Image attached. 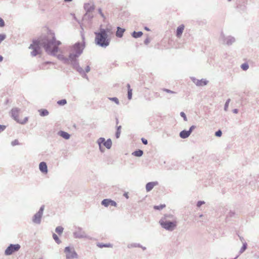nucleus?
<instances>
[{
    "instance_id": "obj_1",
    "label": "nucleus",
    "mask_w": 259,
    "mask_h": 259,
    "mask_svg": "<svg viewBox=\"0 0 259 259\" xmlns=\"http://www.w3.org/2000/svg\"><path fill=\"white\" fill-rule=\"evenodd\" d=\"M61 42L59 40H57L53 33L52 38L49 36H45L40 41L34 40L33 44H31L29 48L33 51L31 54L33 56H36L39 53L40 45L42 46L46 51L49 54L55 55L58 51V46Z\"/></svg>"
},
{
    "instance_id": "obj_2",
    "label": "nucleus",
    "mask_w": 259,
    "mask_h": 259,
    "mask_svg": "<svg viewBox=\"0 0 259 259\" xmlns=\"http://www.w3.org/2000/svg\"><path fill=\"white\" fill-rule=\"evenodd\" d=\"M82 41L81 42H77L72 47L71 51L72 52L70 53L69 55V60L71 61L72 65L75 69L79 66L76 58L82 54L85 47L84 38L83 36H82Z\"/></svg>"
},
{
    "instance_id": "obj_3",
    "label": "nucleus",
    "mask_w": 259,
    "mask_h": 259,
    "mask_svg": "<svg viewBox=\"0 0 259 259\" xmlns=\"http://www.w3.org/2000/svg\"><path fill=\"white\" fill-rule=\"evenodd\" d=\"M109 28H100L99 32H95V41L97 45L103 48L108 47L110 42V38L109 37L108 33L110 32Z\"/></svg>"
},
{
    "instance_id": "obj_4",
    "label": "nucleus",
    "mask_w": 259,
    "mask_h": 259,
    "mask_svg": "<svg viewBox=\"0 0 259 259\" xmlns=\"http://www.w3.org/2000/svg\"><path fill=\"white\" fill-rule=\"evenodd\" d=\"M159 223L163 228L169 231H173L177 226L176 221H167L165 218L161 219Z\"/></svg>"
},
{
    "instance_id": "obj_5",
    "label": "nucleus",
    "mask_w": 259,
    "mask_h": 259,
    "mask_svg": "<svg viewBox=\"0 0 259 259\" xmlns=\"http://www.w3.org/2000/svg\"><path fill=\"white\" fill-rule=\"evenodd\" d=\"M45 209V205H42L38 212H37L32 217V221L33 223L36 224H40L41 223V218L43 214V212Z\"/></svg>"
},
{
    "instance_id": "obj_6",
    "label": "nucleus",
    "mask_w": 259,
    "mask_h": 259,
    "mask_svg": "<svg viewBox=\"0 0 259 259\" xmlns=\"http://www.w3.org/2000/svg\"><path fill=\"white\" fill-rule=\"evenodd\" d=\"M235 40L236 39L235 37L232 36H228L226 37L223 33H221V34L220 41L223 44L230 46L232 45L235 41Z\"/></svg>"
},
{
    "instance_id": "obj_7",
    "label": "nucleus",
    "mask_w": 259,
    "mask_h": 259,
    "mask_svg": "<svg viewBox=\"0 0 259 259\" xmlns=\"http://www.w3.org/2000/svg\"><path fill=\"white\" fill-rule=\"evenodd\" d=\"M64 252L66 253V259L77 258L78 257V255L74 248H71L69 246L65 248Z\"/></svg>"
},
{
    "instance_id": "obj_8",
    "label": "nucleus",
    "mask_w": 259,
    "mask_h": 259,
    "mask_svg": "<svg viewBox=\"0 0 259 259\" xmlns=\"http://www.w3.org/2000/svg\"><path fill=\"white\" fill-rule=\"evenodd\" d=\"M20 247L21 246L19 244H11L5 250V254L6 255H11L15 252L18 251Z\"/></svg>"
},
{
    "instance_id": "obj_9",
    "label": "nucleus",
    "mask_w": 259,
    "mask_h": 259,
    "mask_svg": "<svg viewBox=\"0 0 259 259\" xmlns=\"http://www.w3.org/2000/svg\"><path fill=\"white\" fill-rule=\"evenodd\" d=\"M97 143L99 146V149H101L102 144L108 149H110L112 146V141L110 139H108L106 141L104 138L101 137L98 139Z\"/></svg>"
},
{
    "instance_id": "obj_10",
    "label": "nucleus",
    "mask_w": 259,
    "mask_h": 259,
    "mask_svg": "<svg viewBox=\"0 0 259 259\" xmlns=\"http://www.w3.org/2000/svg\"><path fill=\"white\" fill-rule=\"evenodd\" d=\"M74 237L75 238H89V237L86 234L85 232L81 228L78 227L73 233Z\"/></svg>"
},
{
    "instance_id": "obj_11",
    "label": "nucleus",
    "mask_w": 259,
    "mask_h": 259,
    "mask_svg": "<svg viewBox=\"0 0 259 259\" xmlns=\"http://www.w3.org/2000/svg\"><path fill=\"white\" fill-rule=\"evenodd\" d=\"M193 82L197 85L199 87H202L206 85L208 81L205 79H201L200 80L197 79L195 77L191 78Z\"/></svg>"
},
{
    "instance_id": "obj_12",
    "label": "nucleus",
    "mask_w": 259,
    "mask_h": 259,
    "mask_svg": "<svg viewBox=\"0 0 259 259\" xmlns=\"http://www.w3.org/2000/svg\"><path fill=\"white\" fill-rule=\"evenodd\" d=\"M84 9L86 11V13L84 15V17H86L88 15V13L92 12L95 9V6L93 4H90L87 3L84 5Z\"/></svg>"
},
{
    "instance_id": "obj_13",
    "label": "nucleus",
    "mask_w": 259,
    "mask_h": 259,
    "mask_svg": "<svg viewBox=\"0 0 259 259\" xmlns=\"http://www.w3.org/2000/svg\"><path fill=\"white\" fill-rule=\"evenodd\" d=\"M20 111V109L18 108H13L12 109L11 111V114L12 117L14 118L15 120L17 122L19 120V113Z\"/></svg>"
},
{
    "instance_id": "obj_14",
    "label": "nucleus",
    "mask_w": 259,
    "mask_h": 259,
    "mask_svg": "<svg viewBox=\"0 0 259 259\" xmlns=\"http://www.w3.org/2000/svg\"><path fill=\"white\" fill-rule=\"evenodd\" d=\"M39 168L40 171L44 174H47L48 171V166L45 162H41L39 164Z\"/></svg>"
},
{
    "instance_id": "obj_15",
    "label": "nucleus",
    "mask_w": 259,
    "mask_h": 259,
    "mask_svg": "<svg viewBox=\"0 0 259 259\" xmlns=\"http://www.w3.org/2000/svg\"><path fill=\"white\" fill-rule=\"evenodd\" d=\"M158 184L157 182H152L147 183L146 189L147 192H149L153 189L154 187Z\"/></svg>"
},
{
    "instance_id": "obj_16",
    "label": "nucleus",
    "mask_w": 259,
    "mask_h": 259,
    "mask_svg": "<svg viewBox=\"0 0 259 259\" xmlns=\"http://www.w3.org/2000/svg\"><path fill=\"white\" fill-rule=\"evenodd\" d=\"M185 26L183 24L180 25L176 30V36L178 38H180L183 32Z\"/></svg>"
},
{
    "instance_id": "obj_17",
    "label": "nucleus",
    "mask_w": 259,
    "mask_h": 259,
    "mask_svg": "<svg viewBox=\"0 0 259 259\" xmlns=\"http://www.w3.org/2000/svg\"><path fill=\"white\" fill-rule=\"evenodd\" d=\"M58 135L66 140L69 139L70 137V134L63 131H60L58 132Z\"/></svg>"
},
{
    "instance_id": "obj_18",
    "label": "nucleus",
    "mask_w": 259,
    "mask_h": 259,
    "mask_svg": "<svg viewBox=\"0 0 259 259\" xmlns=\"http://www.w3.org/2000/svg\"><path fill=\"white\" fill-rule=\"evenodd\" d=\"M117 30L116 32V36L119 38L122 37L123 35L124 32L125 30V29L121 28L120 27H117Z\"/></svg>"
},
{
    "instance_id": "obj_19",
    "label": "nucleus",
    "mask_w": 259,
    "mask_h": 259,
    "mask_svg": "<svg viewBox=\"0 0 259 259\" xmlns=\"http://www.w3.org/2000/svg\"><path fill=\"white\" fill-rule=\"evenodd\" d=\"M190 135L189 132L186 130H183L180 133V137L182 139L187 138Z\"/></svg>"
},
{
    "instance_id": "obj_20",
    "label": "nucleus",
    "mask_w": 259,
    "mask_h": 259,
    "mask_svg": "<svg viewBox=\"0 0 259 259\" xmlns=\"http://www.w3.org/2000/svg\"><path fill=\"white\" fill-rule=\"evenodd\" d=\"M76 70L82 75L83 77L88 79L87 75L85 74L84 71L81 67L78 66Z\"/></svg>"
},
{
    "instance_id": "obj_21",
    "label": "nucleus",
    "mask_w": 259,
    "mask_h": 259,
    "mask_svg": "<svg viewBox=\"0 0 259 259\" xmlns=\"http://www.w3.org/2000/svg\"><path fill=\"white\" fill-rule=\"evenodd\" d=\"M143 34V32L141 31L138 32L135 31L132 33V36L134 38H137L141 37Z\"/></svg>"
},
{
    "instance_id": "obj_22",
    "label": "nucleus",
    "mask_w": 259,
    "mask_h": 259,
    "mask_svg": "<svg viewBox=\"0 0 259 259\" xmlns=\"http://www.w3.org/2000/svg\"><path fill=\"white\" fill-rule=\"evenodd\" d=\"M132 154L137 157H141L143 154V151L142 150L138 149L134 151Z\"/></svg>"
},
{
    "instance_id": "obj_23",
    "label": "nucleus",
    "mask_w": 259,
    "mask_h": 259,
    "mask_svg": "<svg viewBox=\"0 0 259 259\" xmlns=\"http://www.w3.org/2000/svg\"><path fill=\"white\" fill-rule=\"evenodd\" d=\"M97 245L100 247V248H103V247H112V245L110 243L108 244H104L102 243H98Z\"/></svg>"
},
{
    "instance_id": "obj_24",
    "label": "nucleus",
    "mask_w": 259,
    "mask_h": 259,
    "mask_svg": "<svg viewBox=\"0 0 259 259\" xmlns=\"http://www.w3.org/2000/svg\"><path fill=\"white\" fill-rule=\"evenodd\" d=\"M39 114L41 116H46L49 115V111L45 109H40L39 110Z\"/></svg>"
},
{
    "instance_id": "obj_25",
    "label": "nucleus",
    "mask_w": 259,
    "mask_h": 259,
    "mask_svg": "<svg viewBox=\"0 0 259 259\" xmlns=\"http://www.w3.org/2000/svg\"><path fill=\"white\" fill-rule=\"evenodd\" d=\"M121 125L117 126V127H116V132L115 133V137L117 139H118L120 137V133H121Z\"/></svg>"
},
{
    "instance_id": "obj_26",
    "label": "nucleus",
    "mask_w": 259,
    "mask_h": 259,
    "mask_svg": "<svg viewBox=\"0 0 259 259\" xmlns=\"http://www.w3.org/2000/svg\"><path fill=\"white\" fill-rule=\"evenodd\" d=\"M110 199H105L103 200L101 202V204L105 207H108L110 205Z\"/></svg>"
},
{
    "instance_id": "obj_27",
    "label": "nucleus",
    "mask_w": 259,
    "mask_h": 259,
    "mask_svg": "<svg viewBox=\"0 0 259 259\" xmlns=\"http://www.w3.org/2000/svg\"><path fill=\"white\" fill-rule=\"evenodd\" d=\"M247 247V243L246 242H243V245L239 251V253L241 254L243 252H244L245 251V250L246 249Z\"/></svg>"
},
{
    "instance_id": "obj_28",
    "label": "nucleus",
    "mask_w": 259,
    "mask_h": 259,
    "mask_svg": "<svg viewBox=\"0 0 259 259\" xmlns=\"http://www.w3.org/2000/svg\"><path fill=\"white\" fill-rule=\"evenodd\" d=\"M63 230H64V229L62 227L58 226L56 228L55 231L58 234L60 235L63 233Z\"/></svg>"
},
{
    "instance_id": "obj_29",
    "label": "nucleus",
    "mask_w": 259,
    "mask_h": 259,
    "mask_svg": "<svg viewBox=\"0 0 259 259\" xmlns=\"http://www.w3.org/2000/svg\"><path fill=\"white\" fill-rule=\"evenodd\" d=\"M53 238L58 244H59L61 243V240L59 239L58 236L56 234L53 233Z\"/></svg>"
},
{
    "instance_id": "obj_30",
    "label": "nucleus",
    "mask_w": 259,
    "mask_h": 259,
    "mask_svg": "<svg viewBox=\"0 0 259 259\" xmlns=\"http://www.w3.org/2000/svg\"><path fill=\"white\" fill-rule=\"evenodd\" d=\"M165 207V204H160V205L154 206V208L155 210H161Z\"/></svg>"
},
{
    "instance_id": "obj_31",
    "label": "nucleus",
    "mask_w": 259,
    "mask_h": 259,
    "mask_svg": "<svg viewBox=\"0 0 259 259\" xmlns=\"http://www.w3.org/2000/svg\"><path fill=\"white\" fill-rule=\"evenodd\" d=\"M66 103H67V101L65 99L60 100L57 102V104L60 106H63V105H65Z\"/></svg>"
},
{
    "instance_id": "obj_32",
    "label": "nucleus",
    "mask_w": 259,
    "mask_h": 259,
    "mask_svg": "<svg viewBox=\"0 0 259 259\" xmlns=\"http://www.w3.org/2000/svg\"><path fill=\"white\" fill-rule=\"evenodd\" d=\"M139 247H142V245L139 243H132L128 245V248Z\"/></svg>"
},
{
    "instance_id": "obj_33",
    "label": "nucleus",
    "mask_w": 259,
    "mask_h": 259,
    "mask_svg": "<svg viewBox=\"0 0 259 259\" xmlns=\"http://www.w3.org/2000/svg\"><path fill=\"white\" fill-rule=\"evenodd\" d=\"M108 99L109 100L115 102L117 105H118L119 104V100H118V98L116 97H111V98H109Z\"/></svg>"
},
{
    "instance_id": "obj_34",
    "label": "nucleus",
    "mask_w": 259,
    "mask_h": 259,
    "mask_svg": "<svg viewBox=\"0 0 259 259\" xmlns=\"http://www.w3.org/2000/svg\"><path fill=\"white\" fill-rule=\"evenodd\" d=\"M230 101H231L230 99H228V100H227V101L225 104L224 110L225 111H227L228 110L229 103H230Z\"/></svg>"
},
{
    "instance_id": "obj_35",
    "label": "nucleus",
    "mask_w": 259,
    "mask_h": 259,
    "mask_svg": "<svg viewBox=\"0 0 259 259\" xmlns=\"http://www.w3.org/2000/svg\"><path fill=\"white\" fill-rule=\"evenodd\" d=\"M241 68L243 70H247L248 69V68H249V65H248V64L247 63H245L242 64L241 65Z\"/></svg>"
},
{
    "instance_id": "obj_36",
    "label": "nucleus",
    "mask_w": 259,
    "mask_h": 259,
    "mask_svg": "<svg viewBox=\"0 0 259 259\" xmlns=\"http://www.w3.org/2000/svg\"><path fill=\"white\" fill-rule=\"evenodd\" d=\"M222 135V132L221 130H219L215 133V136L218 137H220Z\"/></svg>"
},
{
    "instance_id": "obj_37",
    "label": "nucleus",
    "mask_w": 259,
    "mask_h": 259,
    "mask_svg": "<svg viewBox=\"0 0 259 259\" xmlns=\"http://www.w3.org/2000/svg\"><path fill=\"white\" fill-rule=\"evenodd\" d=\"M132 98V90H129L127 91V98L128 100H131Z\"/></svg>"
},
{
    "instance_id": "obj_38",
    "label": "nucleus",
    "mask_w": 259,
    "mask_h": 259,
    "mask_svg": "<svg viewBox=\"0 0 259 259\" xmlns=\"http://www.w3.org/2000/svg\"><path fill=\"white\" fill-rule=\"evenodd\" d=\"M27 121H28V117H26L24 118V119L22 121H20L19 120L18 121H17V122L20 123L22 124H24L26 123L27 122Z\"/></svg>"
},
{
    "instance_id": "obj_39",
    "label": "nucleus",
    "mask_w": 259,
    "mask_h": 259,
    "mask_svg": "<svg viewBox=\"0 0 259 259\" xmlns=\"http://www.w3.org/2000/svg\"><path fill=\"white\" fill-rule=\"evenodd\" d=\"M6 38L5 34H0V44Z\"/></svg>"
},
{
    "instance_id": "obj_40",
    "label": "nucleus",
    "mask_w": 259,
    "mask_h": 259,
    "mask_svg": "<svg viewBox=\"0 0 259 259\" xmlns=\"http://www.w3.org/2000/svg\"><path fill=\"white\" fill-rule=\"evenodd\" d=\"M163 91L164 92H165L167 93H170V94H176V92L172 91H171L169 89H165V88H163L162 89Z\"/></svg>"
},
{
    "instance_id": "obj_41",
    "label": "nucleus",
    "mask_w": 259,
    "mask_h": 259,
    "mask_svg": "<svg viewBox=\"0 0 259 259\" xmlns=\"http://www.w3.org/2000/svg\"><path fill=\"white\" fill-rule=\"evenodd\" d=\"M180 115L181 117H182L185 121H187V118L185 114V113L184 112H181L180 113Z\"/></svg>"
},
{
    "instance_id": "obj_42",
    "label": "nucleus",
    "mask_w": 259,
    "mask_h": 259,
    "mask_svg": "<svg viewBox=\"0 0 259 259\" xmlns=\"http://www.w3.org/2000/svg\"><path fill=\"white\" fill-rule=\"evenodd\" d=\"M58 58L60 59H62V60H64L65 62H67L69 61V58H65L63 56L60 55V56H58Z\"/></svg>"
},
{
    "instance_id": "obj_43",
    "label": "nucleus",
    "mask_w": 259,
    "mask_h": 259,
    "mask_svg": "<svg viewBox=\"0 0 259 259\" xmlns=\"http://www.w3.org/2000/svg\"><path fill=\"white\" fill-rule=\"evenodd\" d=\"M19 141L17 140H15L14 141H12L11 143V145L12 146H16L19 145Z\"/></svg>"
},
{
    "instance_id": "obj_44",
    "label": "nucleus",
    "mask_w": 259,
    "mask_h": 259,
    "mask_svg": "<svg viewBox=\"0 0 259 259\" xmlns=\"http://www.w3.org/2000/svg\"><path fill=\"white\" fill-rule=\"evenodd\" d=\"M205 203V202L204 201H198L197 203V206L199 207H200L202 204H204Z\"/></svg>"
},
{
    "instance_id": "obj_45",
    "label": "nucleus",
    "mask_w": 259,
    "mask_h": 259,
    "mask_svg": "<svg viewBox=\"0 0 259 259\" xmlns=\"http://www.w3.org/2000/svg\"><path fill=\"white\" fill-rule=\"evenodd\" d=\"M196 128V126L195 125H192L191 126H190L189 130L188 131L189 133L191 134L192 132V131Z\"/></svg>"
},
{
    "instance_id": "obj_46",
    "label": "nucleus",
    "mask_w": 259,
    "mask_h": 259,
    "mask_svg": "<svg viewBox=\"0 0 259 259\" xmlns=\"http://www.w3.org/2000/svg\"><path fill=\"white\" fill-rule=\"evenodd\" d=\"M110 205L116 206L117 205V203L115 201L110 199Z\"/></svg>"
},
{
    "instance_id": "obj_47",
    "label": "nucleus",
    "mask_w": 259,
    "mask_h": 259,
    "mask_svg": "<svg viewBox=\"0 0 259 259\" xmlns=\"http://www.w3.org/2000/svg\"><path fill=\"white\" fill-rule=\"evenodd\" d=\"M5 26V22L4 20L0 17V27H3Z\"/></svg>"
},
{
    "instance_id": "obj_48",
    "label": "nucleus",
    "mask_w": 259,
    "mask_h": 259,
    "mask_svg": "<svg viewBox=\"0 0 259 259\" xmlns=\"http://www.w3.org/2000/svg\"><path fill=\"white\" fill-rule=\"evenodd\" d=\"M6 128V126L0 124V133L3 132Z\"/></svg>"
},
{
    "instance_id": "obj_49",
    "label": "nucleus",
    "mask_w": 259,
    "mask_h": 259,
    "mask_svg": "<svg viewBox=\"0 0 259 259\" xmlns=\"http://www.w3.org/2000/svg\"><path fill=\"white\" fill-rule=\"evenodd\" d=\"M98 12H99V14H100V15L101 16V17H102V18H103L104 19H105V16H104V14L102 13V10H101V8H99V9H98Z\"/></svg>"
},
{
    "instance_id": "obj_50",
    "label": "nucleus",
    "mask_w": 259,
    "mask_h": 259,
    "mask_svg": "<svg viewBox=\"0 0 259 259\" xmlns=\"http://www.w3.org/2000/svg\"><path fill=\"white\" fill-rule=\"evenodd\" d=\"M141 141H142V143H143V144H144V145H147L148 144V141L144 138H142L141 139Z\"/></svg>"
},
{
    "instance_id": "obj_51",
    "label": "nucleus",
    "mask_w": 259,
    "mask_h": 259,
    "mask_svg": "<svg viewBox=\"0 0 259 259\" xmlns=\"http://www.w3.org/2000/svg\"><path fill=\"white\" fill-rule=\"evenodd\" d=\"M150 42V39L147 37L145 39V40H144V44L146 45H148Z\"/></svg>"
},
{
    "instance_id": "obj_52",
    "label": "nucleus",
    "mask_w": 259,
    "mask_h": 259,
    "mask_svg": "<svg viewBox=\"0 0 259 259\" xmlns=\"http://www.w3.org/2000/svg\"><path fill=\"white\" fill-rule=\"evenodd\" d=\"M90 67L89 66H87L85 69V72H89L90 71Z\"/></svg>"
},
{
    "instance_id": "obj_53",
    "label": "nucleus",
    "mask_w": 259,
    "mask_h": 259,
    "mask_svg": "<svg viewBox=\"0 0 259 259\" xmlns=\"http://www.w3.org/2000/svg\"><path fill=\"white\" fill-rule=\"evenodd\" d=\"M89 19H91L93 17V16L91 15L90 13H88V15L87 16Z\"/></svg>"
},
{
    "instance_id": "obj_54",
    "label": "nucleus",
    "mask_w": 259,
    "mask_h": 259,
    "mask_svg": "<svg viewBox=\"0 0 259 259\" xmlns=\"http://www.w3.org/2000/svg\"><path fill=\"white\" fill-rule=\"evenodd\" d=\"M233 112L234 113L237 114L238 113V110L237 109H234L233 110Z\"/></svg>"
},
{
    "instance_id": "obj_55",
    "label": "nucleus",
    "mask_w": 259,
    "mask_h": 259,
    "mask_svg": "<svg viewBox=\"0 0 259 259\" xmlns=\"http://www.w3.org/2000/svg\"><path fill=\"white\" fill-rule=\"evenodd\" d=\"M127 91H129V90H132L131 88V86H130V84H127Z\"/></svg>"
},
{
    "instance_id": "obj_56",
    "label": "nucleus",
    "mask_w": 259,
    "mask_h": 259,
    "mask_svg": "<svg viewBox=\"0 0 259 259\" xmlns=\"http://www.w3.org/2000/svg\"><path fill=\"white\" fill-rule=\"evenodd\" d=\"M239 238H240V239L241 240V241L243 243L244 242V238L242 237H241V236H239Z\"/></svg>"
},
{
    "instance_id": "obj_57",
    "label": "nucleus",
    "mask_w": 259,
    "mask_h": 259,
    "mask_svg": "<svg viewBox=\"0 0 259 259\" xmlns=\"http://www.w3.org/2000/svg\"><path fill=\"white\" fill-rule=\"evenodd\" d=\"M123 196H125L126 198H128V194H127V193H125L123 194Z\"/></svg>"
},
{
    "instance_id": "obj_58",
    "label": "nucleus",
    "mask_w": 259,
    "mask_h": 259,
    "mask_svg": "<svg viewBox=\"0 0 259 259\" xmlns=\"http://www.w3.org/2000/svg\"><path fill=\"white\" fill-rule=\"evenodd\" d=\"M144 29H145V30H146L147 31H150V29L148 27H147V26H145L144 27Z\"/></svg>"
},
{
    "instance_id": "obj_59",
    "label": "nucleus",
    "mask_w": 259,
    "mask_h": 259,
    "mask_svg": "<svg viewBox=\"0 0 259 259\" xmlns=\"http://www.w3.org/2000/svg\"><path fill=\"white\" fill-rule=\"evenodd\" d=\"M118 123H119L118 119L117 117H116V125H117L118 124Z\"/></svg>"
},
{
    "instance_id": "obj_60",
    "label": "nucleus",
    "mask_w": 259,
    "mask_h": 259,
    "mask_svg": "<svg viewBox=\"0 0 259 259\" xmlns=\"http://www.w3.org/2000/svg\"><path fill=\"white\" fill-rule=\"evenodd\" d=\"M3 60V57L0 55V62Z\"/></svg>"
},
{
    "instance_id": "obj_61",
    "label": "nucleus",
    "mask_w": 259,
    "mask_h": 259,
    "mask_svg": "<svg viewBox=\"0 0 259 259\" xmlns=\"http://www.w3.org/2000/svg\"><path fill=\"white\" fill-rule=\"evenodd\" d=\"M100 150L102 152H103L104 151V148L101 146V149H100Z\"/></svg>"
},
{
    "instance_id": "obj_62",
    "label": "nucleus",
    "mask_w": 259,
    "mask_h": 259,
    "mask_svg": "<svg viewBox=\"0 0 259 259\" xmlns=\"http://www.w3.org/2000/svg\"><path fill=\"white\" fill-rule=\"evenodd\" d=\"M140 247L142 248V249L144 250H145L146 249V248L145 247H144L143 246H142V247Z\"/></svg>"
},
{
    "instance_id": "obj_63",
    "label": "nucleus",
    "mask_w": 259,
    "mask_h": 259,
    "mask_svg": "<svg viewBox=\"0 0 259 259\" xmlns=\"http://www.w3.org/2000/svg\"><path fill=\"white\" fill-rule=\"evenodd\" d=\"M65 2H71L72 0H64Z\"/></svg>"
},
{
    "instance_id": "obj_64",
    "label": "nucleus",
    "mask_w": 259,
    "mask_h": 259,
    "mask_svg": "<svg viewBox=\"0 0 259 259\" xmlns=\"http://www.w3.org/2000/svg\"><path fill=\"white\" fill-rule=\"evenodd\" d=\"M202 217H203V214H200V215H199V217H200V218H202Z\"/></svg>"
}]
</instances>
